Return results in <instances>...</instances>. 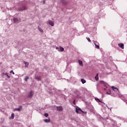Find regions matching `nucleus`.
<instances>
[{
	"mask_svg": "<svg viewBox=\"0 0 127 127\" xmlns=\"http://www.w3.org/2000/svg\"><path fill=\"white\" fill-rule=\"evenodd\" d=\"M80 114H81L83 117H85L87 116V111H84L82 109H80Z\"/></svg>",
	"mask_w": 127,
	"mask_h": 127,
	"instance_id": "obj_1",
	"label": "nucleus"
},
{
	"mask_svg": "<svg viewBox=\"0 0 127 127\" xmlns=\"http://www.w3.org/2000/svg\"><path fill=\"white\" fill-rule=\"evenodd\" d=\"M34 93L33 91H31L29 92V93L28 94V95H27V98H32L33 95H34Z\"/></svg>",
	"mask_w": 127,
	"mask_h": 127,
	"instance_id": "obj_2",
	"label": "nucleus"
},
{
	"mask_svg": "<svg viewBox=\"0 0 127 127\" xmlns=\"http://www.w3.org/2000/svg\"><path fill=\"white\" fill-rule=\"evenodd\" d=\"M118 46L122 49H124L125 48V45L123 43L118 44Z\"/></svg>",
	"mask_w": 127,
	"mask_h": 127,
	"instance_id": "obj_3",
	"label": "nucleus"
},
{
	"mask_svg": "<svg viewBox=\"0 0 127 127\" xmlns=\"http://www.w3.org/2000/svg\"><path fill=\"white\" fill-rule=\"evenodd\" d=\"M25 9H27V7L26 6H24L22 8H20L19 10H20V11H22L23 10H25Z\"/></svg>",
	"mask_w": 127,
	"mask_h": 127,
	"instance_id": "obj_4",
	"label": "nucleus"
},
{
	"mask_svg": "<svg viewBox=\"0 0 127 127\" xmlns=\"http://www.w3.org/2000/svg\"><path fill=\"white\" fill-rule=\"evenodd\" d=\"M57 110L58 111H63V107L62 106H57Z\"/></svg>",
	"mask_w": 127,
	"mask_h": 127,
	"instance_id": "obj_5",
	"label": "nucleus"
},
{
	"mask_svg": "<svg viewBox=\"0 0 127 127\" xmlns=\"http://www.w3.org/2000/svg\"><path fill=\"white\" fill-rule=\"evenodd\" d=\"M111 88L114 92H119V89L118 88L115 87V86H112Z\"/></svg>",
	"mask_w": 127,
	"mask_h": 127,
	"instance_id": "obj_6",
	"label": "nucleus"
},
{
	"mask_svg": "<svg viewBox=\"0 0 127 127\" xmlns=\"http://www.w3.org/2000/svg\"><path fill=\"white\" fill-rule=\"evenodd\" d=\"M13 22L14 23H18V19H17V18L13 17Z\"/></svg>",
	"mask_w": 127,
	"mask_h": 127,
	"instance_id": "obj_7",
	"label": "nucleus"
},
{
	"mask_svg": "<svg viewBox=\"0 0 127 127\" xmlns=\"http://www.w3.org/2000/svg\"><path fill=\"white\" fill-rule=\"evenodd\" d=\"M49 24L50 25H51V26H54V22L51 20L49 21Z\"/></svg>",
	"mask_w": 127,
	"mask_h": 127,
	"instance_id": "obj_8",
	"label": "nucleus"
},
{
	"mask_svg": "<svg viewBox=\"0 0 127 127\" xmlns=\"http://www.w3.org/2000/svg\"><path fill=\"white\" fill-rule=\"evenodd\" d=\"M35 78L36 79V80H37V81H40L41 80V77H39V76H36L35 77Z\"/></svg>",
	"mask_w": 127,
	"mask_h": 127,
	"instance_id": "obj_9",
	"label": "nucleus"
},
{
	"mask_svg": "<svg viewBox=\"0 0 127 127\" xmlns=\"http://www.w3.org/2000/svg\"><path fill=\"white\" fill-rule=\"evenodd\" d=\"M24 63L25 64V67H28V65H29V64L28 62H26L25 61L24 62Z\"/></svg>",
	"mask_w": 127,
	"mask_h": 127,
	"instance_id": "obj_10",
	"label": "nucleus"
},
{
	"mask_svg": "<svg viewBox=\"0 0 127 127\" xmlns=\"http://www.w3.org/2000/svg\"><path fill=\"white\" fill-rule=\"evenodd\" d=\"M21 109H22V107H20L19 108H16L15 111H18V112H20L21 111Z\"/></svg>",
	"mask_w": 127,
	"mask_h": 127,
	"instance_id": "obj_11",
	"label": "nucleus"
},
{
	"mask_svg": "<svg viewBox=\"0 0 127 127\" xmlns=\"http://www.w3.org/2000/svg\"><path fill=\"white\" fill-rule=\"evenodd\" d=\"M85 103V105H86V107H89V106H90L91 105V103L88 101H86Z\"/></svg>",
	"mask_w": 127,
	"mask_h": 127,
	"instance_id": "obj_12",
	"label": "nucleus"
},
{
	"mask_svg": "<svg viewBox=\"0 0 127 127\" xmlns=\"http://www.w3.org/2000/svg\"><path fill=\"white\" fill-rule=\"evenodd\" d=\"M95 100H96V102H99L100 103H103L105 105V103L101 101L99 98H95Z\"/></svg>",
	"mask_w": 127,
	"mask_h": 127,
	"instance_id": "obj_13",
	"label": "nucleus"
},
{
	"mask_svg": "<svg viewBox=\"0 0 127 127\" xmlns=\"http://www.w3.org/2000/svg\"><path fill=\"white\" fill-rule=\"evenodd\" d=\"M81 82L82 83V84H85V83H86V80L82 78L81 79Z\"/></svg>",
	"mask_w": 127,
	"mask_h": 127,
	"instance_id": "obj_14",
	"label": "nucleus"
},
{
	"mask_svg": "<svg viewBox=\"0 0 127 127\" xmlns=\"http://www.w3.org/2000/svg\"><path fill=\"white\" fill-rule=\"evenodd\" d=\"M11 120H13L14 119V114L12 113L11 114V117L10 118Z\"/></svg>",
	"mask_w": 127,
	"mask_h": 127,
	"instance_id": "obj_15",
	"label": "nucleus"
},
{
	"mask_svg": "<svg viewBox=\"0 0 127 127\" xmlns=\"http://www.w3.org/2000/svg\"><path fill=\"white\" fill-rule=\"evenodd\" d=\"M44 122L45 123H50V119H45Z\"/></svg>",
	"mask_w": 127,
	"mask_h": 127,
	"instance_id": "obj_16",
	"label": "nucleus"
},
{
	"mask_svg": "<svg viewBox=\"0 0 127 127\" xmlns=\"http://www.w3.org/2000/svg\"><path fill=\"white\" fill-rule=\"evenodd\" d=\"M76 110V113H77V114H79V111H80V108H75Z\"/></svg>",
	"mask_w": 127,
	"mask_h": 127,
	"instance_id": "obj_17",
	"label": "nucleus"
},
{
	"mask_svg": "<svg viewBox=\"0 0 127 127\" xmlns=\"http://www.w3.org/2000/svg\"><path fill=\"white\" fill-rule=\"evenodd\" d=\"M95 45V48H97V49H100V46L97 45V44H96L95 43L94 44Z\"/></svg>",
	"mask_w": 127,
	"mask_h": 127,
	"instance_id": "obj_18",
	"label": "nucleus"
},
{
	"mask_svg": "<svg viewBox=\"0 0 127 127\" xmlns=\"http://www.w3.org/2000/svg\"><path fill=\"white\" fill-rule=\"evenodd\" d=\"M38 28L39 31H40V32H43V30H42L41 29V28H40L39 26H38Z\"/></svg>",
	"mask_w": 127,
	"mask_h": 127,
	"instance_id": "obj_19",
	"label": "nucleus"
},
{
	"mask_svg": "<svg viewBox=\"0 0 127 127\" xmlns=\"http://www.w3.org/2000/svg\"><path fill=\"white\" fill-rule=\"evenodd\" d=\"M28 79H29V76H26L25 78V81L26 82H27V81L28 80Z\"/></svg>",
	"mask_w": 127,
	"mask_h": 127,
	"instance_id": "obj_20",
	"label": "nucleus"
},
{
	"mask_svg": "<svg viewBox=\"0 0 127 127\" xmlns=\"http://www.w3.org/2000/svg\"><path fill=\"white\" fill-rule=\"evenodd\" d=\"M7 75V73H2L1 74L2 77H3V76H6Z\"/></svg>",
	"mask_w": 127,
	"mask_h": 127,
	"instance_id": "obj_21",
	"label": "nucleus"
},
{
	"mask_svg": "<svg viewBox=\"0 0 127 127\" xmlns=\"http://www.w3.org/2000/svg\"><path fill=\"white\" fill-rule=\"evenodd\" d=\"M60 51H61V52L64 51V48H63V47H60Z\"/></svg>",
	"mask_w": 127,
	"mask_h": 127,
	"instance_id": "obj_22",
	"label": "nucleus"
},
{
	"mask_svg": "<svg viewBox=\"0 0 127 127\" xmlns=\"http://www.w3.org/2000/svg\"><path fill=\"white\" fill-rule=\"evenodd\" d=\"M80 66L83 67V62L82 61H80Z\"/></svg>",
	"mask_w": 127,
	"mask_h": 127,
	"instance_id": "obj_23",
	"label": "nucleus"
},
{
	"mask_svg": "<svg viewBox=\"0 0 127 127\" xmlns=\"http://www.w3.org/2000/svg\"><path fill=\"white\" fill-rule=\"evenodd\" d=\"M106 94H107V95H110V94H111V91H107V92H106Z\"/></svg>",
	"mask_w": 127,
	"mask_h": 127,
	"instance_id": "obj_24",
	"label": "nucleus"
},
{
	"mask_svg": "<svg viewBox=\"0 0 127 127\" xmlns=\"http://www.w3.org/2000/svg\"><path fill=\"white\" fill-rule=\"evenodd\" d=\"M95 80L96 81H98L99 80V77L98 76H97V75L95 76Z\"/></svg>",
	"mask_w": 127,
	"mask_h": 127,
	"instance_id": "obj_25",
	"label": "nucleus"
},
{
	"mask_svg": "<svg viewBox=\"0 0 127 127\" xmlns=\"http://www.w3.org/2000/svg\"><path fill=\"white\" fill-rule=\"evenodd\" d=\"M44 116H45V117H46V118H47V117H48L49 115H48V114H47V113H45V114H44Z\"/></svg>",
	"mask_w": 127,
	"mask_h": 127,
	"instance_id": "obj_26",
	"label": "nucleus"
},
{
	"mask_svg": "<svg viewBox=\"0 0 127 127\" xmlns=\"http://www.w3.org/2000/svg\"><path fill=\"white\" fill-rule=\"evenodd\" d=\"M86 39H87L88 42H91V40H90V38H86Z\"/></svg>",
	"mask_w": 127,
	"mask_h": 127,
	"instance_id": "obj_27",
	"label": "nucleus"
},
{
	"mask_svg": "<svg viewBox=\"0 0 127 127\" xmlns=\"http://www.w3.org/2000/svg\"><path fill=\"white\" fill-rule=\"evenodd\" d=\"M100 83H101V84H105V81L101 80V81H100Z\"/></svg>",
	"mask_w": 127,
	"mask_h": 127,
	"instance_id": "obj_28",
	"label": "nucleus"
},
{
	"mask_svg": "<svg viewBox=\"0 0 127 127\" xmlns=\"http://www.w3.org/2000/svg\"><path fill=\"white\" fill-rule=\"evenodd\" d=\"M10 73H12L13 75H14V72H13V70H11V71H10Z\"/></svg>",
	"mask_w": 127,
	"mask_h": 127,
	"instance_id": "obj_29",
	"label": "nucleus"
},
{
	"mask_svg": "<svg viewBox=\"0 0 127 127\" xmlns=\"http://www.w3.org/2000/svg\"><path fill=\"white\" fill-rule=\"evenodd\" d=\"M6 76H7V77L8 79H9V78H10V76H9V75H8V74H7H7H6Z\"/></svg>",
	"mask_w": 127,
	"mask_h": 127,
	"instance_id": "obj_30",
	"label": "nucleus"
},
{
	"mask_svg": "<svg viewBox=\"0 0 127 127\" xmlns=\"http://www.w3.org/2000/svg\"><path fill=\"white\" fill-rule=\"evenodd\" d=\"M75 100H74V101H73V104L74 105H75Z\"/></svg>",
	"mask_w": 127,
	"mask_h": 127,
	"instance_id": "obj_31",
	"label": "nucleus"
},
{
	"mask_svg": "<svg viewBox=\"0 0 127 127\" xmlns=\"http://www.w3.org/2000/svg\"><path fill=\"white\" fill-rule=\"evenodd\" d=\"M106 107L107 108H108V109H110V108H109V107L108 106V105H106Z\"/></svg>",
	"mask_w": 127,
	"mask_h": 127,
	"instance_id": "obj_32",
	"label": "nucleus"
},
{
	"mask_svg": "<svg viewBox=\"0 0 127 127\" xmlns=\"http://www.w3.org/2000/svg\"><path fill=\"white\" fill-rule=\"evenodd\" d=\"M78 63L80 64V60H78Z\"/></svg>",
	"mask_w": 127,
	"mask_h": 127,
	"instance_id": "obj_33",
	"label": "nucleus"
},
{
	"mask_svg": "<svg viewBox=\"0 0 127 127\" xmlns=\"http://www.w3.org/2000/svg\"><path fill=\"white\" fill-rule=\"evenodd\" d=\"M45 0H43L44 3H45Z\"/></svg>",
	"mask_w": 127,
	"mask_h": 127,
	"instance_id": "obj_34",
	"label": "nucleus"
},
{
	"mask_svg": "<svg viewBox=\"0 0 127 127\" xmlns=\"http://www.w3.org/2000/svg\"><path fill=\"white\" fill-rule=\"evenodd\" d=\"M110 111H112V108H110Z\"/></svg>",
	"mask_w": 127,
	"mask_h": 127,
	"instance_id": "obj_35",
	"label": "nucleus"
},
{
	"mask_svg": "<svg viewBox=\"0 0 127 127\" xmlns=\"http://www.w3.org/2000/svg\"><path fill=\"white\" fill-rule=\"evenodd\" d=\"M104 90H106V88H104Z\"/></svg>",
	"mask_w": 127,
	"mask_h": 127,
	"instance_id": "obj_36",
	"label": "nucleus"
}]
</instances>
